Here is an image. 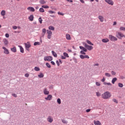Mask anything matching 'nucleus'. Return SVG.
I'll use <instances>...</instances> for the list:
<instances>
[{"label": "nucleus", "instance_id": "nucleus-20", "mask_svg": "<svg viewBox=\"0 0 125 125\" xmlns=\"http://www.w3.org/2000/svg\"><path fill=\"white\" fill-rule=\"evenodd\" d=\"M86 48L88 50H92V49H93V46L91 45H88V46Z\"/></svg>", "mask_w": 125, "mask_h": 125}, {"label": "nucleus", "instance_id": "nucleus-28", "mask_svg": "<svg viewBox=\"0 0 125 125\" xmlns=\"http://www.w3.org/2000/svg\"><path fill=\"white\" fill-rule=\"evenodd\" d=\"M5 10H2L1 12V15L2 16H4V15H5Z\"/></svg>", "mask_w": 125, "mask_h": 125}, {"label": "nucleus", "instance_id": "nucleus-58", "mask_svg": "<svg viewBox=\"0 0 125 125\" xmlns=\"http://www.w3.org/2000/svg\"><path fill=\"white\" fill-rule=\"evenodd\" d=\"M51 63L52 64V65H55V62H54L53 61L51 62Z\"/></svg>", "mask_w": 125, "mask_h": 125}, {"label": "nucleus", "instance_id": "nucleus-27", "mask_svg": "<svg viewBox=\"0 0 125 125\" xmlns=\"http://www.w3.org/2000/svg\"><path fill=\"white\" fill-rule=\"evenodd\" d=\"M49 30H51V31H54L55 28L53 26H50L48 27Z\"/></svg>", "mask_w": 125, "mask_h": 125}, {"label": "nucleus", "instance_id": "nucleus-54", "mask_svg": "<svg viewBox=\"0 0 125 125\" xmlns=\"http://www.w3.org/2000/svg\"><path fill=\"white\" fill-rule=\"evenodd\" d=\"M5 37L6 38H9V34H8V33H6L5 34Z\"/></svg>", "mask_w": 125, "mask_h": 125}, {"label": "nucleus", "instance_id": "nucleus-60", "mask_svg": "<svg viewBox=\"0 0 125 125\" xmlns=\"http://www.w3.org/2000/svg\"><path fill=\"white\" fill-rule=\"evenodd\" d=\"M84 46L86 48L88 46V45H87L86 43H85Z\"/></svg>", "mask_w": 125, "mask_h": 125}, {"label": "nucleus", "instance_id": "nucleus-10", "mask_svg": "<svg viewBox=\"0 0 125 125\" xmlns=\"http://www.w3.org/2000/svg\"><path fill=\"white\" fill-rule=\"evenodd\" d=\"M27 10L32 12H35V8L33 7H29L27 8Z\"/></svg>", "mask_w": 125, "mask_h": 125}, {"label": "nucleus", "instance_id": "nucleus-19", "mask_svg": "<svg viewBox=\"0 0 125 125\" xmlns=\"http://www.w3.org/2000/svg\"><path fill=\"white\" fill-rule=\"evenodd\" d=\"M11 51L12 52H17V49H16V47H14L13 48H11Z\"/></svg>", "mask_w": 125, "mask_h": 125}, {"label": "nucleus", "instance_id": "nucleus-49", "mask_svg": "<svg viewBox=\"0 0 125 125\" xmlns=\"http://www.w3.org/2000/svg\"><path fill=\"white\" fill-rule=\"evenodd\" d=\"M96 85H97V86H100L101 84L99 82H96Z\"/></svg>", "mask_w": 125, "mask_h": 125}, {"label": "nucleus", "instance_id": "nucleus-29", "mask_svg": "<svg viewBox=\"0 0 125 125\" xmlns=\"http://www.w3.org/2000/svg\"><path fill=\"white\" fill-rule=\"evenodd\" d=\"M104 85H112V84L110 83H106V82H104Z\"/></svg>", "mask_w": 125, "mask_h": 125}, {"label": "nucleus", "instance_id": "nucleus-30", "mask_svg": "<svg viewBox=\"0 0 125 125\" xmlns=\"http://www.w3.org/2000/svg\"><path fill=\"white\" fill-rule=\"evenodd\" d=\"M86 42H87V43H88V44H90L91 45H94L93 43H92L91 42L89 41V40H87Z\"/></svg>", "mask_w": 125, "mask_h": 125}, {"label": "nucleus", "instance_id": "nucleus-12", "mask_svg": "<svg viewBox=\"0 0 125 125\" xmlns=\"http://www.w3.org/2000/svg\"><path fill=\"white\" fill-rule=\"evenodd\" d=\"M45 100H49L50 101L52 99V95H48L47 97L45 98Z\"/></svg>", "mask_w": 125, "mask_h": 125}, {"label": "nucleus", "instance_id": "nucleus-32", "mask_svg": "<svg viewBox=\"0 0 125 125\" xmlns=\"http://www.w3.org/2000/svg\"><path fill=\"white\" fill-rule=\"evenodd\" d=\"M41 44V43L40 42H35L34 43V45H40Z\"/></svg>", "mask_w": 125, "mask_h": 125}, {"label": "nucleus", "instance_id": "nucleus-11", "mask_svg": "<svg viewBox=\"0 0 125 125\" xmlns=\"http://www.w3.org/2000/svg\"><path fill=\"white\" fill-rule=\"evenodd\" d=\"M43 93L45 95H48L49 94V91L47 90V89L45 88L43 90Z\"/></svg>", "mask_w": 125, "mask_h": 125}, {"label": "nucleus", "instance_id": "nucleus-13", "mask_svg": "<svg viewBox=\"0 0 125 125\" xmlns=\"http://www.w3.org/2000/svg\"><path fill=\"white\" fill-rule=\"evenodd\" d=\"M98 19L100 22H104V17L103 16H99Z\"/></svg>", "mask_w": 125, "mask_h": 125}, {"label": "nucleus", "instance_id": "nucleus-59", "mask_svg": "<svg viewBox=\"0 0 125 125\" xmlns=\"http://www.w3.org/2000/svg\"><path fill=\"white\" fill-rule=\"evenodd\" d=\"M61 58H62V59H66V57H64L63 56H62Z\"/></svg>", "mask_w": 125, "mask_h": 125}, {"label": "nucleus", "instance_id": "nucleus-25", "mask_svg": "<svg viewBox=\"0 0 125 125\" xmlns=\"http://www.w3.org/2000/svg\"><path fill=\"white\" fill-rule=\"evenodd\" d=\"M117 78H114L112 80V83H113V84H114L115 82H117Z\"/></svg>", "mask_w": 125, "mask_h": 125}, {"label": "nucleus", "instance_id": "nucleus-56", "mask_svg": "<svg viewBox=\"0 0 125 125\" xmlns=\"http://www.w3.org/2000/svg\"><path fill=\"white\" fill-rule=\"evenodd\" d=\"M13 29H14V30H16V29H17V26H14L13 27Z\"/></svg>", "mask_w": 125, "mask_h": 125}, {"label": "nucleus", "instance_id": "nucleus-47", "mask_svg": "<svg viewBox=\"0 0 125 125\" xmlns=\"http://www.w3.org/2000/svg\"><path fill=\"white\" fill-rule=\"evenodd\" d=\"M58 14L59 15H62V16H63V15H64V14H63V13H61V12H58Z\"/></svg>", "mask_w": 125, "mask_h": 125}, {"label": "nucleus", "instance_id": "nucleus-18", "mask_svg": "<svg viewBox=\"0 0 125 125\" xmlns=\"http://www.w3.org/2000/svg\"><path fill=\"white\" fill-rule=\"evenodd\" d=\"M28 19L29 21H34V15H31L29 18Z\"/></svg>", "mask_w": 125, "mask_h": 125}, {"label": "nucleus", "instance_id": "nucleus-62", "mask_svg": "<svg viewBox=\"0 0 125 125\" xmlns=\"http://www.w3.org/2000/svg\"><path fill=\"white\" fill-rule=\"evenodd\" d=\"M117 25V22H116V21H114V22H113V26H115V25Z\"/></svg>", "mask_w": 125, "mask_h": 125}, {"label": "nucleus", "instance_id": "nucleus-46", "mask_svg": "<svg viewBox=\"0 0 125 125\" xmlns=\"http://www.w3.org/2000/svg\"><path fill=\"white\" fill-rule=\"evenodd\" d=\"M30 76V74H29V73H26L25 75H24V76L26 77V78H28V77H29Z\"/></svg>", "mask_w": 125, "mask_h": 125}, {"label": "nucleus", "instance_id": "nucleus-7", "mask_svg": "<svg viewBox=\"0 0 125 125\" xmlns=\"http://www.w3.org/2000/svg\"><path fill=\"white\" fill-rule=\"evenodd\" d=\"M104 1L108 3V4H109V5H114V1L113 0H104Z\"/></svg>", "mask_w": 125, "mask_h": 125}, {"label": "nucleus", "instance_id": "nucleus-44", "mask_svg": "<svg viewBox=\"0 0 125 125\" xmlns=\"http://www.w3.org/2000/svg\"><path fill=\"white\" fill-rule=\"evenodd\" d=\"M120 31H125V27H121L120 28Z\"/></svg>", "mask_w": 125, "mask_h": 125}, {"label": "nucleus", "instance_id": "nucleus-50", "mask_svg": "<svg viewBox=\"0 0 125 125\" xmlns=\"http://www.w3.org/2000/svg\"><path fill=\"white\" fill-rule=\"evenodd\" d=\"M80 53L81 54H83L84 55H85V52H84V51H81Z\"/></svg>", "mask_w": 125, "mask_h": 125}, {"label": "nucleus", "instance_id": "nucleus-48", "mask_svg": "<svg viewBox=\"0 0 125 125\" xmlns=\"http://www.w3.org/2000/svg\"><path fill=\"white\" fill-rule=\"evenodd\" d=\"M113 102H115V103H116V104H118V101L116 99H113Z\"/></svg>", "mask_w": 125, "mask_h": 125}, {"label": "nucleus", "instance_id": "nucleus-23", "mask_svg": "<svg viewBox=\"0 0 125 125\" xmlns=\"http://www.w3.org/2000/svg\"><path fill=\"white\" fill-rule=\"evenodd\" d=\"M39 2L41 4H45L46 3V1L45 0H40Z\"/></svg>", "mask_w": 125, "mask_h": 125}, {"label": "nucleus", "instance_id": "nucleus-35", "mask_svg": "<svg viewBox=\"0 0 125 125\" xmlns=\"http://www.w3.org/2000/svg\"><path fill=\"white\" fill-rule=\"evenodd\" d=\"M96 96H98V97H99V96H101V93H100L99 92H97Z\"/></svg>", "mask_w": 125, "mask_h": 125}, {"label": "nucleus", "instance_id": "nucleus-15", "mask_svg": "<svg viewBox=\"0 0 125 125\" xmlns=\"http://www.w3.org/2000/svg\"><path fill=\"white\" fill-rule=\"evenodd\" d=\"M94 124L95 125H101V122L99 121H94Z\"/></svg>", "mask_w": 125, "mask_h": 125}, {"label": "nucleus", "instance_id": "nucleus-2", "mask_svg": "<svg viewBox=\"0 0 125 125\" xmlns=\"http://www.w3.org/2000/svg\"><path fill=\"white\" fill-rule=\"evenodd\" d=\"M116 37L118 38V39H122V38H125V35L121 32H117Z\"/></svg>", "mask_w": 125, "mask_h": 125}, {"label": "nucleus", "instance_id": "nucleus-36", "mask_svg": "<svg viewBox=\"0 0 125 125\" xmlns=\"http://www.w3.org/2000/svg\"><path fill=\"white\" fill-rule=\"evenodd\" d=\"M63 55L65 56V57H68L69 58V55L67 53H63Z\"/></svg>", "mask_w": 125, "mask_h": 125}, {"label": "nucleus", "instance_id": "nucleus-37", "mask_svg": "<svg viewBox=\"0 0 125 125\" xmlns=\"http://www.w3.org/2000/svg\"><path fill=\"white\" fill-rule=\"evenodd\" d=\"M39 21L40 24H42V18H39Z\"/></svg>", "mask_w": 125, "mask_h": 125}, {"label": "nucleus", "instance_id": "nucleus-41", "mask_svg": "<svg viewBox=\"0 0 125 125\" xmlns=\"http://www.w3.org/2000/svg\"><path fill=\"white\" fill-rule=\"evenodd\" d=\"M46 66L48 68H51V66L49 64V63H48V62L46 63Z\"/></svg>", "mask_w": 125, "mask_h": 125}, {"label": "nucleus", "instance_id": "nucleus-17", "mask_svg": "<svg viewBox=\"0 0 125 125\" xmlns=\"http://www.w3.org/2000/svg\"><path fill=\"white\" fill-rule=\"evenodd\" d=\"M66 39L67 40V41H71V36L70 34H66Z\"/></svg>", "mask_w": 125, "mask_h": 125}, {"label": "nucleus", "instance_id": "nucleus-40", "mask_svg": "<svg viewBox=\"0 0 125 125\" xmlns=\"http://www.w3.org/2000/svg\"><path fill=\"white\" fill-rule=\"evenodd\" d=\"M118 86H119V87H123L124 86V84L122 83H119Z\"/></svg>", "mask_w": 125, "mask_h": 125}, {"label": "nucleus", "instance_id": "nucleus-51", "mask_svg": "<svg viewBox=\"0 0 125 125\" xmlns=\"http://www.w3.org/2000/svg\"><path fill=\"white\" fill-rule=\"evenodd\" d=\"M111 74L113 75V76H115L116 75V72L115 71H111Z\"/></svg>", "mask_w": 125, "mask_h": 125}, {"label": "nucleus", "instance_id": "nucleus-9", "mask_svg": "<svg viewBox=\"0 0 125 125\" xmlns=\"http://www.w3.org/2000/svg\"><path fill=\"white\" fill-rule=\"evenodd\" d=\"M47 122H48V123H52V122H53V117H52V116H49L47 119Z\"/></svg>", "mask_w": 125, "mask_h": 125}, {"label": "nucleus", "instance_id": "nucleus-52", "mask_svg": "<svg viewBox=\"0 0 125 125\" xmlns=\"http://www.w3.org/2000/svg\"><path fill=\"white\" fill-rule=\"evenodd\" d=\"M105 80L106 79H105V78L103 77V79L101 80V82L104 83V82H105Z\"/></svg>", "mask_w": 125, "mask_h": 125}, {"label": "nucleus", "instance_id": "nucleus-34", "mask_svg": "<svg viewBox=\"0 0 125 125\" xmlns=\"http://www.w3.org/2000/svg\"><path fill=\"white\" fill-rule=\"evenodd\" d=\"M48 12H49L50 14H55V13H56L55 11H51V10L48 11Z\"/></svg>", "mask_w": 125, "mask_h": 125}, {"label": "nucleus", "instance_id": "nucleus-16", "mask_svg": "<svg viewBox=\"0 0 125 125\" xmlns=\"http://www.w3.org/2000/svg\"><path fill=\"white\" fill-rule=\"evenodd\" d=\"M80 49H82L83 51H84V52H87V49L85 48H84V47L80 46Z\"/></svg>", "mask_w": 125, "mask_h": 125}, {"label": "nucleus", "instance_id": "nucleus-57", "mask_svg": "<svg viewBox=\"0 0 125 125\" xmlns=\"http://www.w3.org/2000/svg\"><path fill=\"white\" fill-rule=\"evenodd\" d=\"M12 96H14V97H17V95L16 94H12Z\"/></svg>", "mask_w": 125, "mask_h": 125}, {"label": "nucleus", "instance_id": "nucleus-42", "mask_svg": "<svg viewBox=\"0 0 125 125\" xmlns=\"http://www.w3.org/2000/svg\"><path fill=\"white\" fill-rule=\"evenodd\" d=\"M57 103L58 104H61V100L60 98L57 99Z\"/></svg>", "mask_w": 125, "mask_h": 125}, {"label": "nucleus", "instance_id": "nucleus-61", "mask_svg": "<svg viewBox=\"0 0 125 125\" xmlns=\"http://www.w3.org/2000/svg\"><path fill=\"white\" fill-rule=\"evenodd\" d=\"M85 58H87L88 59H89V56L88 55H85Z\"/></svg>", "mask_w": 125, "mask_h": 125}, {"label": "nucleus", "instance_id": "nucleus-63", "mask_svg": "<svg viewBox=\"0 0 125 125\" xmlns=\"http://www.w3.org/2000/svg\"><path fill=\"white\" fill-rule=\"evenodd\" d=\"M56 63H57L58 66H59L60 64H59V62L58 61H56Z\"/></svg>", "mask_w": 125, "mask_h": 125}, {"label": "nucleus", "instance_id": "nucleus-8", "mask_svg": "<svg viewBox=\"0 0 125 125\" xmlns=\"http://www.w3.org/2000/svg\"><path fill=\"white\" fill-rule=\"evenodd\" d=\"M2 49H3V53H4V54H9V51L8 50V49H7V48H6L4 46L2 47Z\"/></svg>", "mask_w": 125, "mask_h": 125}, {"label": "nucleus", "instance_id": "nucleus-39", "mask_svg": "<svg viewBox=\"0 0 125 125\" xmlns=\"http://www.w3.org/2000/svg\"><path fill=\"white\" fill-rule=\"evenodd\" d=\"M39 11L40 12H44V9H43L42 8H40Z\"/></svg>", "mask_w": 125, "mask_h": 125}, {"label": "nucleus", "instance_id": "nucleus-43", "mask_svg": "<svg viewBox=\"0 0 125 125\" xmlns=\"http://www.w3.org/2000/svg\"><path fill=\"white\" fill-rule=\"evenodd\" d=\"M42 8H49V6L47 5H42Z\"/></svg>", "mask_w": 125, "mask_h": 125}, {"label": "nucleus", "instance_id": "nucleus-53", "mask_svg": "<svg viewBox=\"0 0 125 125\" xmlns=\"http://www.w3.org/2000/svg\"><path fill=\"white\" fill-rule=\"evenodd\" d=\"M62 123H63V124H67V122L65 120H62Z\"/></svg>", "mask_w": 125, "mask_h": 125}, {"label": "nucleus", "instance_id": "nucleus-55", "mask_svg": "<svg viewBox=\"0 0 125 125\" xmlns=\"http://www.w3.org/2000/svg\"><path fill=\"white\" fill-rule=\"evenodd\" d=\"M91 109H86V113H89V112L90 111H91Z\"/></svg>", "mask_w": 125, "mask_h": 125}, {"label": "nucleus", "instance_id": "nucleus-38", "mask_svg": "<svg viewBox=\"0 0 125 125\" xmlns=\"http://www.w3.org/2000/svg\"><path fill=\"white\" fill-rule=\"evenodd\" d=\"M42 33H43L44 35H45V33H46V29L44 28L42 30Z\"/></svg>", "mask_w": 125, "mask_h": 125}, {"label": "nucleus", "instance_id": "nucleus-1", "mask_svg": "<svg viewBox=\"0 0 125 125\" xmlns=\"http://www.w3.org/2000/svg\"><path fill=\"white\" fill-rule=\"evenodd\" d=\"M111 96L112 95L109 91H106L102 95V97L103 99H109V98H111Z\"/></svg>", "mask_w": 125, "mask_h": 125}, {"label": "nucleus", "instance_id": "nucleus-33", "mask_svg": "<svg viewBox=\"0 0 125 125\" xmlns=\"http://www.w3.org/2000/svg\"><path fill=\"white\" fill-rule=\"evenodd\" d=\"M105 76L106 77H111V74H110V73H105Z\"/></svg>", "mask_w": 125, "mask_h": 125}, {"label": "nucleus", "instance_id": "nucleus-22", "mask_svg": "<svg viewBox=\"0 0 125 125\" xmlns=\"http://www.w3.org/2000/svg\"><path fill=\"white\" fill-rule=\"evenodd\" d=\"M103 42H109V40L108 38L103 39L102 40Z\"/></svg>", "mask_w": 125, "mask_h": 125}, {"label": "nucleus", "instance_id": "nucleus-3", "mask_svg": "<svg viewBox=\"0 0 125 125\" xmlns=\"http://www.w3.org/2000/svg\"><path fill=\"white\" fill-rule=\"evenodd\" d=\"M53 58L51 56H47L44 57V61H52Z\"/></svg>", "mask_w": 125, "mask_h": 125}, {"label": "nucleus", "instance_id": "nucleus-45", "mask_svg": "<svg viewBox=\"0 0 125 125\" xmlns=\"http://www.w3.org/2000/svg\"><path fill=\"white\" fill-rule=\"evenodd\" d=\"M80 58H81V59H84V58H85V55H80Z\"/></svg>", "mask_w": 125, "mask_h": 125}, {"label": "nucleus", "instance_id": "nucleus-5", "mask_svg": "<svg viewBox=\"0 0 125 125\" xmlns=\"http://www.w3.org/2000/svg\"><path fill=\"white\" fill-rule=\"evenodd\" d=\"M47 34H48L47 35V39H48L49 40H50V39H51V37L52 36V31L51 30H47Z\"/></svg>", "mask_w": 125, "mask_h": 125}, {"label": "nucleus", "instance_id": "nucleus-21", "mask_svg": "<svg viewBox=\"0 0 125 125\" xmlns=\"http://www.w3.org/2000/svg\"><path fill=\"white\" fill-rule=\"evenodd\" d=\"M18 46H19V47L20 49V52H21V53H24V48H23V47H21V45H19Z\"/></svg>", "mask_w": 125, "mask_h": 125}, {"label": "nucleus", "instance_id": "nucleus-31", "mask_svg": "<svg viewBox=\"0 0 125 125\" xmlns=\"http://www.w3.org/2000/svg\"><path fill=\"white\" fill-rule=\"evenodd\" d=\"M34 70L35 71H36L37 72L40 71L41 70V69H40V68L38 67H35L34 68Z\"/></svg>", "mask_w": 125, "mask_h": 125}, {"label": "nucleus", "instance_id": "nucleus-64", "mask_svg": "<svg viewBox=\"0 0 125 125\" xmlns=\"http://www.w3.org/2000/svg\"><path fill=\"white\" fill-rule=\"evenodd\" d=\"M67 1H69V2H73V0H66Z\"/></svg>", "mask_w": 125, "mask_h": 125}, {"label": "nucleus", "instance_id": "nucleus-14", "mask_svg": "<svg viewBox=\"0 0 125 125\" xmlns=\"http://www.w3.org/2000/svg\"><path fill=\"white\" fill-rule=\"evenodd\" d=\"M3 42L4 44V45H7V44H8V41L6 39H3Z\"/></svg>", "mask_w": 125, "mask_h": 125}, {"label": "nucleus", "instance_id": "nucleus-4", "mask_svg": "<svg viewBox=\"0 0 125 125\" xmlns=\"http://www.w3.org/2000/svg\"><path fill=\"white\" fill-rule=\"evenodd\" d=\"M109 39H110V40H111L112 42H116V41H118V39L116 37L113 36L112 35H109Z\"/></svg>", "mask_w": 125, "mask_h": 125}, {"label": "nucleus", "instance_id": "nucleus-26", "mask_svg": "<svg viewBox=\"0 0 125 125\" xmlns=\"http://www.w3.org/2000/svg\"><path fill=\"white\" fill-rule=\"evenodd\" d=\"M52 54L55 57H57V54L55 52H54V51H52Z\"/></svg>", "mask_w": 125, "mask_h": 125}, {"label": "nucleus", "instance_id": "nucleus-24", "mask_svg": "<svg viewBox=\"0 0 125 125\" xmlns=\"http://www.w3.org/2000/svg\"><path fill=\"white\" fill-rule=\"evenodd\" d=\"M38 77L39 78H43V77H44V75H43L42 73L41 72L40 74L38 75Z\"/></svg>", "mask_w": 125, "mask_h": 125}, {"label": "nucleus", "instance_id": "nucleus-6", "mask_svg": "<svg viewBox=\"0 0 125 125\" xmlns=\"http://www.w3.org/2000/svg\"><path fill=\"white\" fill-rule=\"evenodd\" d=\"M24 45L25 46L26 50L29 51V48L31 47V43H30V42H27L24 43Z\"/></svg>", "mask_w": 125, "mask_h": 125}]
</instances>
